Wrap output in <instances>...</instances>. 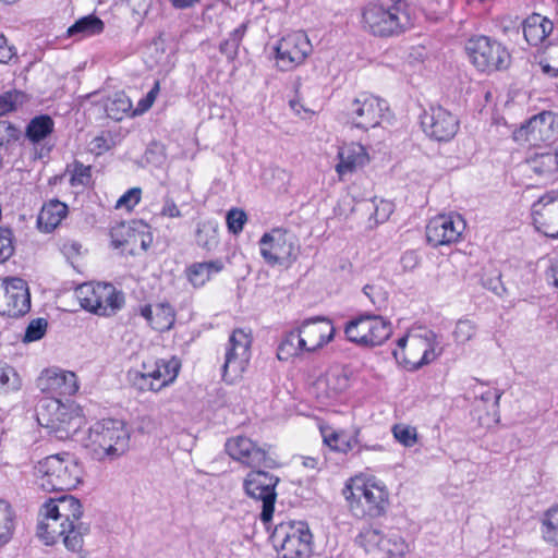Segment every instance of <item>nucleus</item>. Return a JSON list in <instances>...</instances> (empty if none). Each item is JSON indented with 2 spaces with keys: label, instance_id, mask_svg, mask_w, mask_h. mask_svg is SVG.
Masks as SVG:
<instances>
[{
  "label": "nucleus",
  "instance_id": "21",
  "mask_svg": "<svg viewBox=\"0 0 558 558\" xmlns=\"http://www.w3.org/2000/svg\"><path fill=\"white\" fill-rule=\"evenodd\" d=\"M535 229L548 238H558V191H550L532 205Z\"/></svg>",
  "mask_w": 558,
  "mask_h": 558
},
{
  "label": "nucleus",
  "instance_id": "48",
  "mask_svg": "<svg viewBox=\"0 0 558 558\" xmlns=\"http://www.w3.org/2000/svg\"><path fill=\"white\" fill-rule=\"evenodd\" d=\"M539 66L542 72L549 77L558 75V45L549 48L547 56L539 61Z\"/></svg>",
  "mask_w": 558,
  "mask_h": 558
},
{
  "label": "nucleus",
  "instance_id": "45",
  "mask_svg": "<svg viewBox=\"0 0 558 558\" xmlns=\"http://www.w3.org/2000/svg\"><path fill=\"white\" fill-rule=\"evenodd\" d=\"M363 292L376 310L381 311L387 306L388 294L381 287L367 284L364 287Z\"/></svg>",
  "mask_w": 558,
  "mask_h": 558
},
{
  "label": "nucleus",
  "instance_id": "44",
  "mask_svg": "<svg viewBox=\"0 0 558 558\" xmlns=\"http://www.w3.org/2000/svg\"><path fill=\"white\" fill-rule=\"evenodd\" d=\"M228 230L233 234H239L242 232L246 221L247 216L244 210L239 208H231L226 216Z\"/></svg>",
  "mask_w": 558,
  "mask_h": 558
},
{
  "label": "nucleus",
  "instance_id": "50",
  "mask_svg": "<svg viewBox=\"0 0 558 558\" xmlns=\"http://www.w3.org/2000/svg\"><path fill=\"white\" fill-rule=\"evenodd\" d=\"M141 195L142 190L140 187L130 189L117 201L116 208L133 209L140 203Z\"/></svg>",
  "mask_w": 558,
  "mask_h": 558
},
{
  "label": "nucleus",
  "instance_id": "26",
  "mask_svg": "<svg viewBox=\"0 0 558 558\" xmlns=\"http://www.w3.org/2000/svg\"><path fill=\"white\" fill-rule=\"evenodd\" d=\"M41 390L57 391L62 396H72L77 389L76 375L72 372L61 369H48L38 379Z\"/></svg>",
  "mask_w": 558,
  "mask_h": 558
},
{
  "label": "nucleus",
  "instance_id": "43",
  "mask_svg": "<svg viewBox=\"0 0 558 558\" xmlns=\"http://www.w3.org/2000/svg\"><path fill=\"white\" fill-rule=\"evenodd\" d=\"M393 437L403 446L412 447L417 441L416 428L405 424H396L392 427Z\"/></svg>",
  "mask_w": 558,
  "mask_h": 558
},
{
  "label": "nucleus",
  "instance_id": "31",
  "mask_svg": "<svg viewBox=\"0 0 558 558\" xmlns=\"http://www.w3.org/2000/svg\"><path fill=\"white\" fill-rule=\"evenodd\" d=\"M222 269L223 263L219 259L193 263L186 267L185 276L193 287L199 288L205 286L214 275L219 274Z\"/></svg>",
  "mask_w": 558,
  "mask_h": 558
},
{
  "label": "nucleus",
  "instance_id": "29",
  "mask_svg": "<svg viewBox=\"0 0 558 558\" xmlns=\"http://www.w3.org/2000/svg\"><path fill=\"white\" fill-rule=\"evenodd\" d=\"M553 28V22L537 13L527 16L523 22L524 38L532 46L542 44Z\"/></svg>",
  "mask_w": 558,
  "mask_h": 558
},
{
  "label": "nucleus",
  "instance_id": "28",
  "mask_svg": "<svg viewBox=\"0 0 558 558\" xmlns=\"http://www.w3.org/2000/svg\"><path fill=\"white\" fill-rule=\"evenodd\" d=\"M68 205L59 199L45 203L38 215L37 226L44 232H51L68 215Z\"/></svg>",
  "mask_w": 558,
  "mask_h": 558
},
{
  "label": "nucleus",
  "instance_id": "61",
  "mask_svg": "<svg viewBox=\"0 0 558 558\" xmlns=\"http://www.w3.org/2000/svg\"><path fill=\"white\" fill-rule=\"evenodd\" d=\"M14 54L15 52L13 48L8 45L5 37L0 36V63L9 62Z\"/></svg>",
  "mask_w": 558,
  "mask_h": 558
},
{
  "label": "nucleus",
  "instance_id": "55",
  "mask_svg": "<svg viewBox=\"0 0 558 558\" xmlns=\"http://www.w3.org/2000/svg\"><path fill=\"white\" fill-rule=\"evenodd\" d=\"M420 263L418 254L414 251H407L400 258V264L405 271H411L417 267Z\"/></svg>",
  "mask_w": 558,
  "mask_h": 558
},
{
  "label": "nucleus",
  "instance_id": "22",
  "mask_svg": "<svg viewBox=\"0 0 558 558\" xmlns=\"http://www.w3.org/2000/svg\"><path fill=\"white\" fill-rule=\"evenodd\" d=\"M226 450L233 460L252 469L274 466V460L267 456V452L245 436H235L228 439Z\"/></svg>",
  "mask_w": 558,
  "mask_h": 558
},
{
  "label": "nucleus",
  "instance_id": "38",
  "mask_svg": "<svg viewBox=\"0 0 558 558\" xmlns=\"http://www.w3.org/2000/svg\"><path fill=\"white\" fill-rule=\"evenodd\" d=\"M477 331V324L473 319L464 317L456 322L451 336L457 347H464L475 339Z\"/></svg>",
  "mask_w": 558,
  "mask_h": 558
},
{
  "label": "nucleus",
  "instance_id": "36",
  "mask_svg": "<svg viewBox=\"0 0 558 558\" xmlns=\"http://www.w3.org/2000/svg\"><path fill=\"white\" fill-rule=\"evenodd\" d=\"M16 526V515L13 507L0 499V548L11 542Z\"/></svg>",
  "mask_w": 558,
  "mask_h": 558
},
{
  "label": "nucleus",
  "instance_id": "46",
  "mask_svg": "<svg viewBox=\"0 0 558 558\" xmlns=\"http://www.w3.org/2000/svg\"><path fill=\"white\" fill-rule=\"evenodd\" d=\"M92 178V168L89 166H85L80 161H74L72 163L71 178L70 183L73 186L76 185H87Z\"/></svg>",
  "mask_w": 558,
  "mask_h": 558
},
{
  "label": "nucleus",
  "instance_id": "57",
  "mask_svg": "<svg viewBox=\"0 0 558 558\" xmlns=\"http://www.w3.org/2000/svg\"><path fill=\"white\" fill-rule=\"evenodd\" d=\"M240 45L234 43L230 37L226 40H223L220 46L219 50L222 54H225L229 60H234L238 56Z\"/></svg>",
  "mask_w": 558,
  "mask_h": 558
},
{
  "label": "nucleus",
  "instance_id": "15",
  "mask_svg": "<svg viewBox=\"0 0 558 558\" xmlns=\"http://www.w3.org/2000/svg\"><path fill=\"white\" fill-rule=\"evenodd\" d=\"M279 477L262 470H252L243 480L245 494L263 502L260 520L267 523L271 520L277 499L276 487Z\"/></svg>",
  "mask_w": 558,
  "mask_h": 558
},
{
  "label": "nucleus",
  "instance_id": "41",
  "mask_svg": "<svg viewBox=\"0 0 558 558\" xmlns=\"http://www.w3.org/2000/svg\"><path fill=\"white\" fill-rule=\"evenodd\" d=\"M380 551L389 557H401L407 551V544L396 533H391L383 536Z\"/></svg>",
  "mask_w": 558,
  "mask_h": 558
},
{
  "label": "nucleus",
  "instance_id": "27",
  "mask_svg": "<svg viewBox=\"0 0 558 558\" xmlns=\"http://www.w3.org/2000/svg\"><path fill=\"white\" fill-rule=\"evenodd\" d=\"M141 316L157 331L169 330L175 322V312L168 302L147 304L141 307Z\"/></svg>",
  "mask_w": 558,
  "mask_h": 558
},
{
  "label": "nucleus",
  "instance_id": "2",
  "mask_svg": "<svg viewBox=\"0 0 558 558\" xmlns=\"http://www.w3.org/2000/svg\"><path fill=\"white\" fill-rule=\"evenodd\" d=\"M347 507L355 518H378L389 506V492L376 476L359 473L349 477L341 490Z\"/></svg>",
  "mask_w": 558,
  "mask_h": 558
},
{
  "label": "nucleus",
  "instance_id": "8",
  "mask_svg": "<svg viewBox=\"0 0 558 558\" xmlns=\"http://www.w3.org/2000/svg\"><path fill=\"white\" fill-rule=\"evenodd\" d=\"M81 306L99 316H112L124 306V294L110 283H83L76 291Z\"/></svg>",
  "mask_w": 558,
  "mask_h": 558
},
{
  "label": "nucleus",
  "instance_id": "35",
  "mask_svg": "<svg viewBox=\"0 0 558 558\" xmlns=\"http://www.w3.org/2000/svg\"><path fill=\"white\" fill-rule=\"evenodd\" d=\"M527 165L536 175L549 177L558 172V154L551 150L536 154L527 160Z\"/></svg>",
  "mask_w": 558,
  "mask_h": 558
},
{
  "label": "nucleus",
  "instance_id": "51",
  "mask_svg": "<svg viewBox=\"0 0 558 558\" xmlns=\"http://www.w3.org/2000/svg\"><path fill=\"white\" fill-rule=\"evenodd\" d=\"M13 252L14 246L11 230L0 228V263L9 259Z\"/></svg>",
  "mask_w": 558,
  "mask_h": 558
},
{
  "label": "nucleus",
  "instance_id": "7",
  "mask_svg": "<svg viewBox=\"0 0 558 558\" xmlns=\"http://www.w3.org/2000/svg\"><path fill=\"white\" fill-rule=\"evenodd\" d=\"M36 414L38 423L61 439L75 434L84 422L80 407L73 402L63 403L56 398L40 400Z\"/></svg>",
  "mask_w": 558,
  "mask_h": 558
},
{
  "label": "nucleus",
  "instance_id": "34",
  "mask_svg": "<svg viewBox=\"0 0 558 558\" xmlns=\"http://www.w3.org/2000/svg\"><path fill=\"white\" fill-rule=\"evenodd\" d=\"M104 109L108 118L121 121L125 117H131L132 101L125 93L118 92L105 100Z\"/></svg>",
  "mask_w": 558,
  "mask_h": 558
},
{
  "label": "nucleus",
  "instance_id": "49",
  "mask_svg": "<svg viewBox=\"0 0 558 558\" xmlns=\"http://www.w3.org/2000/svg\"><path fill=\"white\" fill-rule=\"evenodd\" d=\"M23 94L17 90H10L0 95V116H4L16 109L23 101Z\"/></svg>",
  "mask_w": 558,
  "mask_h": 558
},
{
  "label": "nucleus",
  "instance_id": "10",
  "mask_svg": "<svg viewBox=\"0 0 558 558\" xmlns=\"http://www.w3.org/2000/svg\"><path fill=\"white\" fill-rule=\"evenodd\" d=\"M470 62L484 73L507 69L510 54L501 43L488 36L476 35L469 38L464 46Z\"/></svg>",
  "mask_w": 558,
  "mask_h": 558
},
{
  "label": "nucleus",
  "instance_id": "59",
  "mask_svg": "<svg viewBox=\"0 0 558 558\" xmlns=\"http://www.w3.org/2000/svg\"><path fill=\"white\" fill-rule=\"evenodd\" d=\"M427 56L426 49L423 46L412 47L408 53L407 60L410 64L415 65L422 63Z\"/></svg>",
  "mask_w": 558,
  "mask_h": 558
},
{
  "label": "nucleus",
  "instance_id": "23",
  "mask_svg": "<svg viewBox=\"0 0 558 558\" xmlns=\"http://www.w3.org/2000/svg\"><path fill=\"white\" fill-rule=\"evenodd\" d=\"M298 328L303 337V344H306L310 354L328 344L336 332L332 322L324 316L305 319Z\"/></svg>",
  "mask_w": 558,
  "mask_h": 558
},
{
  "label": "nucleus",
  "instance_id": "47",
  "mask_svg": "<svg viewBox=\"0 0 558 558\" xmlns=\"http://www.w3.org/2000/svg\"><path fill=\"white\" fill-rule=\"evenodd\" d=\"M47 320L44 318L33 319L26 327L23 342L28 343L41 339L47 331Z\"/></svg>",
  "mask_w": 558,
  "mask_h": 558
},
{
  "label": "nucleus",
  "instance_id": "17",
  "mask_svg": "<svg viewBox=\"0 0 558 558\" xmlns=\"http://www.w3.org/2000/svg\"><path fill=\"white\" fill-rule=\"evenodd\" d=\"M31 308V295L26 281L8 278L0 284V314L19 317Z\"/></svg>",
  "mask_w": 558,
  "mask_h": 558
},
{
  "label": "nucleus",
  "instance_id": "25",
  "mask_svg": "<svg viewBox=\"0 0 558 558\" xmlns=\"http://www.w3.org/2000/svg\"><path fill=\"white\" fill-rule=\"evenodd\" d=\"M338 163L335 169L340 178L353 173L368 163L366 148L360 143L343 144L338 149Z\"/></svg>",
  "mask_w": 558,
  "mask_h": 558
},
{
  "label": "nucleus",
  "instance_id": "63",
  "mask_svg": "<svg viewBox=\"0 0 558 558\" xmlns=\"http://www.w3.org/2000/svg\"><path fill=\"white\" fill-rule=\"evenodd\" d=\"M248 24H250L248 21L243 22L242 24H240L235 29H233L230 33L229 37L238 45H241V41H242L243 37L245 36L246 31L248 28Z\"/></svg>",
  "mask_w": 558,
  "mask_h": 558
},
{
  "label": "nucleus",
  "instance_id": "58",
  "mask_svg": "<svg viewBox=\"0 0 558 558\" xmlns=\"http://www.w3.org/2000/svg\"><path fill=\"white\" fill-rule=\"evenodd\" d=\"M124 231H129V228L124 223L111 229V242L116 248L122 247L126 243V240L123 238Z\"/></svg>",
  "mask_w": 558,
  "mask_h": 558
},
{
  "label": "nucleus",
  "instance_id": "16",
  "mask_svg": "<svg viewBox=\"0 0 558 558\" xmlns=\"http://www.w3.org/2000/svg\"><path fill=\"white\" fill-rule=\"evenodd\" d=\"M258 244L262 257L271 266L289 264L296 256L292 236L282 229L265 233Z\"/></svg>",
  "mask_w": 558,
  "mask_h": 558
},
{
  "label": "nucleus",
  "instance_id": "60",
  "mask_svg": "<svg viewBox=\"0 0 558 558\" xmlns=\"http://www.w3.org/2000/svg\"><path fill=\"white\" fill-rule=\"evenodd\" d=\"M61 250L68 258H72L81 255L82 244L76 241H66L62 244Z\"/></svg>",
  "mask_w": 558,
  "mask_h": 558
},
{
  "label": "nucleus",
  "instance_id": "6",
  "mask_svg": "<svg viewBox=\"0 0 558 558\" xmlns=\"http://www.w3.org/2000/svg\"><path fill=\"white\" fill-rule=\"evenodd\" d=\"M435 332L418 329L407 333L397 342L393 356L407 371L414 372L433 363L441 351Z\"/></svg>",
  "mask_w": 558,
  "mask_h": 558
},
{
  "label": "nucleus",
  "instance_id": "3",
  "mask_svg": "<svg viewBox=\"0 0 558 558\" xmlns=\"http://www.w3.org/2000/svg\"><path fill=\"white\" fill-rule=\"evenodd\" d=\"M82 442L95 460L113 461L128 451L130 433L121 421L101 420L90 425Z\"/></svg>",
  "mask_w": 558,
  "mask_h": 558
},
{
  "label": "nucleus",
  "instance_id": "33",
  "mask_svg": "<svg viewBox=\"0 0 558 558\" xmlns=\"http://www.w3.org/2000/svg\"><path fill=\"white\" fill-rule=\"evenodd\" d=\"M104 27V22L96 15L90 14L78 19L68 28L66 35L75 40H81L100 34Z\"/></svg>",
  "mask_w": 558,
  "mask_h": 558
},
{
  "label": "nucleus",
  "instance_id": "12",
  "mask_svg": "<svg viewBox=\"0 0 558 558\" xmlns=\"http://www.w3.org/2000/svg\"><path fill=\"white\" fill-rule=\"evenodd\" d=\"M389 113L387 101L371 94H360L345 108L347 123L362 131L377 128Z\"/></svg>",
  "mask_w": 558,
  "mask_h": 558
},
{
  "label": "nucleus",
  "instance_id": "54",
  "mask_svg": "<svg viewBox=\"0 0 558 558\" xmlns=\"http://www.w3.org/2000/svg\"><path fill=\"white\" fill-rule=\"evenodd\" d=\"M126 7L131 10L132 14L142 19L150 8L151 0H124Z\"/></svg>",
  "mask_w": 558,
  "mask_h": 558
},
{
  "label": "nucleus",
  "instance_id": "39",
  "mask_svg": "<svg viewBox=\"0 0 558 558\" xmlns=\"http://www.w3.org/2000/svg\"><path fill=\"white\" fill-rule=\"evenodd\" d=\"M543 538L555 546H558V505L550 507L542 520Z\"/></svg>",
  "mask_w": 558,
  "mask_h": 558
},
{
  "label": "nucleus",
  "instance_id": "4",
  "mask_svg": "<svg viewBox=\"0 0 558 558\" xmlns=\"http://www.w3.org/2000/svg\"><path fill=\"white\" fill-rule=\"evenodd\" d=\"M37 485L47 492L71 490L83 478V468L70 453L51 454L38 461L34 468Z\"/></svg>",
  "mask_w": 558,
  "mask_h": 558
},
{
  "label": "nucleus",
  "instance_id": "30",
  "mask_svg": "<svg viewBox=\"0 0 558 558\" xmlns=\"http://www.w3.org/2000/svg\"><path fill=\"white\" fill-rule=\"evenodd\" d=\"M359 434V428H355L352 434H348L345 430H336L330 427L322 429L324 444L331 450L341 453H347L357 446Z\"/></svg>",
  "mask_w": 558,
  "mask_h": 558
},
{
  "label": "nucleus",
  "instance_id": "64",
  "mask_svg": "<svg viewBox=\"0 0 558 558\" xmlns=\"http://www.w3.org/2000/svg\"><path fill=\"white\" fill-rule=\"evenodd\" d=\"M501 396H502V392L498 389L487 390V391L481 393L480 399L484 402H488L489 400L494 399V405L496 409H498Z\"/></svg>",
  "mask_w": 558,
  "mask_h": 558
},
{
  "label": "nucleus",
  "instance_id": "62",
  "mask_svg": "<svg viewBox=\"0 0 558 558\" xmlns=\"http://www.w3.org/2000/svg\"><path fill=\"white\" fill-rule=\"evenodd\" d=\"M11 377H16V373L9 365L0 362V388L10 384Z\"/></svg>",
  "mask_w": 558,
  "mask_h": 558
},
{
  "label": "nucleus",
  "instance_id": "11",
  "mask_svg": "<svg viewBox=\"0 0 558 558\" xmlns=\"http://www.w3.org/2000/svg\"><path fill=\"white\" fill-rule=\"evenodd\" d=\"M181 363L177 357L143 363L141 371L129 373L132 386L141 392H158L177 379Z\"/></svg>",
  "mask_w": 558,
  "mask_h": 558
},
{
  "label": "nucleus",
  "instance_id": "19",
  "mask_svg": "<svg viewBox=\"0 0 558 558\" xmlns=\"http://www.w3.org/2000/svg\"><path fill=\"white\" fill-rule=\"evenodd\" d=\"M312 51V45L304 32L288 34L276 47L278 66L288 71L304 62Z\"/></svg>",
  "mask_w": 558,
  "mask_h": 558
},
{
  "label": "nucleus",
  "instance_id": "53",
  "mask_svg": "<svg viewBox=\"0 0 558 558\" xmlns=\"http://www.w3.org/2000/svg\"><path fill=\"white\" fill-rule=\"evenodd\" d=\"M111 141L105 134H100L94 137L89 143V150L93 154L101 155L102 153L109 150L111 148Z\"/></svg>",
  "mask_w": 558,
  "mask_h": 558
},
{
  "label": "nucleus",
  "instance_id": "56",
  "mask_svg": "<svg viewBox=\"0 0 558 558\" xmlns=\"http://www.w3.org/2000/svg\"><path fill=\"white\" fill-rule=\"evenodd\" d=\"M162 217L179 218L182 216L181 210L177 206L175 202L170 197L163 198V205L160 211Z\"/></svg>",
  "mask_w": 558,
  "mask_h": 558
},
{
  "label": "nucleus",
  "instance_id": "13",
  "mask_svg": "<svg viewBox=\"0 0 558 558\" xmlns=\"http://www.w3.org/2000/svg\"><path fill=\"white\" fill-rule=\"evenodd\" d=\"M391 323L380 315L363 314L347 323L344 328L349 341L363 345L383 344L391 336Z\"/></svg>",
  "mask_w": 558,
  "mask_h": 558
},
{
  "label": "nucleus",
  "instance_id": "14",
  "mask_svg": "<svg viewBox=\"0 0 558 558\" xmlns=\"http://www.w3.org/2000/svg\"><path fill=\"white\" fill-rule=\"evenodd\" d=\"M252 337L243 329H235L229 337L226 347L222 377L227 383L240 379L251 360Z\"/></svg>",
  "mask_w": 558,
  "mask_h": 558
},
{
  "label": "nucleus",
  "instance_id": "42",
  "mask_svg": "<svg viewBox=\"0 0 558 558\" xmlns=\"http://www.w3.org/2000/svg\"><path fill=\"white\" fill-rule=\"evenodd\" d=\"M383 534L379 530L374 529L372 526L364 527L357 538L356 542L365 548L366 551H380V545L383 541Z\"/></svg>",
  "mask_w": 558,
  "mask_h": 558
},
{
  "label": "nucleus",
  "instance_id": "20",
  "mask_svg": "<svg viewBox=\"0 0 558 558\" xmlns=\"http://www.w3.org/2000/svg\"><path fill=\"white\" fill-rule=\"evenodd\" d=\"M421 124L427 136L438 142L450 141L459 131L458 118L440 106L425 111Z\"/></svg>",
  "mask_w": 558,
  "mask_h": 558
},
{
  "label": "nucleus",
  "instance_id": "32",
  "mask_svg": "<svg viewBox=\"0 0 558 558\" xmlns=\"http://www.w3.org/2000/svg\"><path fill=\"white\" fill-rule=\"evenodd\" d=\"M303 343V337L299 328L287 332L278 347V359L289 361L293 357H302L310 354L306 344Z\"/></svg>",
  "mask_w": 558,
  "mask_h": 558
},
{
  "label": "nucleus",
  "instance_id": "24",
  "mask_svg": "<svg viewBox=\"0 0 558 558\" xmlns=\"http://www.w3.org/2000/svg\"><path fill=\"white\" fill-rule=\"evenodd\" d=\"M526 140L532 144L551 142L558 135V118L550 111H543L532 117L522 128Z\"/></svg>",
  "mask_w": 558,
  "mask_h": 558
},
{
  "label": "nucleus",
  "instance_id": "37",
  "mask_svg": "<svg viewBox=\"0 0 558 558\" xmlns=\"http://www.w3.org/2000/svg\"><path fill=\"white\" fill-rule=\"evenodd\" d=\"M53 130L54 122L51 117L41 114L29 121L26 128V136L32 143H39L49 136Z\"/></svg>",
  "mask_w": 558,
  "mask_h": 558
},
{
  "label": "nucleus",
  "instance_id": "18",
  "mask_svg": "<svg viewBox=\"0 0 558 558\" xmlns=\"http://www.w3.org/2000/svg\"><path fill=\"white\" fill-rule=\"evenodd\" d=\"M465 227L464 219L458 214L438 215L428 221L426 239L434 247L449 245L461 239Z\"/></svg>",
  "mask_w": 558,
  "mask_h": 558
},
{
  "label": "nucleus",
  "instance_id": "40",
  "mask_svg": "<svg viewBox=\"0 0 558 558\" xmlns=\"http://www.w3.org/2000/svg\"><path fill=\"white\" fill-rule=\"evenodd\" d=\"M319 384L326 386L328 397H336L348 389L349 377L343 371L336 368L329 371Z\"/></svg>",
  "mask_w": 558,
  "mask_h": 558
},
{
  "label": "nucleus",
  "instance_id": "1",
  "mask_svg": "<svg viewBox=\"0 0 558 558\" xmlns=\"http://www.w3.org/2000/svg\"><path fill=\"white\" fill-rule=\"evenodd\" d=\"M82 518L83 506L74 496L50 498L40 507L37 536L47 546L62 542L69 551L80 554L90 532L89 524Z\"/></svg>",
  "mask_w": 558,
  "mask_h": 558
},
{
  "label": "nucleus",
  "instance_id": "52",
  "mask_svg": "<svg viewBox=\"0 0 558 558\" xmlns=\"http://www.w3.org/2000/svg\"><path fill=\"white\" fill-rule=\"evenodd\" d=\"M393 211V205L389 201L381 199L375 205L374 218L376 222H385Z\"/></svg>",
  "mask_w": 558,
  "mask_h": 558
},
{
  "label": "nucleus",
  "instance_id": "9",
  "mask_svg": "<svg viewBox=\"0 0 558 558\" xmlns=\"http://www.w3.org/2000/svg\"><path fill=\"white\" fill-rule=\"evenodd\" d=\"M312 533L303 521H287L276 525L271 541L281 558H304L312 554Z\"/></svg>",
  "mask_w": 558,
  "mask_h": 558
},
{
  "label": "nucleus",
  "instance_id": "5",
  "mask_svg": "<svg viewBox=\"0 0 558 558\" xmlns=\"http://www.w3.org/2000/svg\"><path fill=\"white\" fill-rule=\"evenodd\" d=\"M363 28L375 36L398 35L413 25L409 4L397 0L389 4L369 3L362 12Z\"/></svg>",
  "mask_w": 558,
  "mask_h": 558
}]
</instances>
